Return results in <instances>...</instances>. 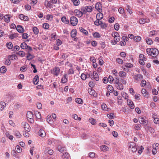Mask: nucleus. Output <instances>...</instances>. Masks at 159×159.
Segmentation results:
<instances>
[{
    "instance_id": "nucleus-1",
    "label": "nucleus",
    "mask_w": 159,
    "mask_h": 159,
    "mask_svg": "<svg viewBox=\"0 0 159 159\" xmlns=\"http://www.w3.org/2000/svg\"><path fill=\"white\" fill-rule=\"evenodd\" d=\"M151 56L152 57V59H157V56L159 54L158 50L157 49L154 48H151Z\"/></svg>"
},
{
    "instance_id": "nucleus-2",
    "label": "nucleus",
    "mask_w": 159,
    "mask_h": 159,
    "mask_svg": "<svg viewBox=\"0 0 159 159\" xmlns=\"http://www.w3.org/2000/svg\"><path fill=\"white\" fill-rule=\"evenodd\" d=\"M27 117L28 120L31 123H33L34 122L33 120V114L32 112L28 111L27 113Z\"/></svg>"
},
{
    "instance_id": "nucleus-3",
    "label": "nucleus",
    "mask_w": 159,
    "mask_h": 159,
    "mask_svg": "<svg viewBox=\"0 0 159 159\" xmlns=\"http://www.w3.org/2000/svg\"><path fill=\"white\" fill-rule=\"evenodd\" d=\"M70 22L73 26H75L77 24V19L74 16H71L70 18Z\"/></svg>"
},
{
    "instance_id": "nucleus-4",
    "label": "nucleus",
    "mask_w": 159,
    "mask_h": 159,
    "mask_svg": "<svg viewBox=\"0 0 159 159\" xmlns=\"http://www.w3.org/2000/svg\"><path fill=\"white\" fill-rule=\"evenodd\" d=\"M139 121L141 124L143 125H146L147 124L146 117L145 116H142L140 117L139 118Z\"/></svg>"
},
{
    "instance_id": "nucleus-5",
    "label": "nucleus",
    "mask_w": 159,
    "mask_h": 159,
    "mask_svg": "<svg viewBox=\"0 0 159 159\" xmlns=\"http://www.w3.org/2000/svg\"><path fill=\"white\" fill-rule=\"evenodd\" d=\"M133 78L135 80L134 82L136 83L137 81L140 80L143 78V76L139 74H137L134 75Z\"/></svg>"
},
{
    "instance_id": "nucleus-6",
    "label": "nucleus",
    "mask_w": 159,
    "mask_h": 159,
    "mask_svg": "<svg viewBox=\"0 0 159 159\" xmlns=\"http://www.w3.org/2000/svg\"><path fill=\"white\" fill-rule=\"evenodd\" d=\"M60 71V69L59 67H55L51 70L52 73L54 75L57 76Z\"/></svg>"
},
{
    "instance_id": "nucleus-7",
    "label": "nucleus",
    "mask_w": 159,
    "mask_h": 159,
    "mask_svg": "<svg viewBox=\"0 0 159 159\" xmlns=\"http://www.w3.org/2000/svg\"><path fill=\"white\" fill-rule=\"evenodd\" d=\"M74 13L77 17H80L83 16L84 12V11L82 12L79 10L75 9L74 11Z\"/></svg>"
},
{
    "instance_id": "nucleus-8",
    "label": "nucleus",
    "mask_w": 159,
    "mask_h": 159,
    "mask_svg": "<svg viewBox=\"0 0 159 159\" xmlns=\"http://www.w3.org/2000/svg\"><path fill=\"white\" fill-rule=\"evenodd\" d=\"M21 125L23 126L25 131L27 132H30V127L28 123L26 122H24Z\"/></svg>"
},
{
    "instance_id": "nucleus-9",
    "label": "nucleus",
    "mask_w": 159,
    "mask_h": 159,
    "mask_svg": "<svg viewBox=\"0 0 159 159\" xmlns=\"http://www.w3.org/2000/svg\"><path fill=\"white\" fill-rule=\"evenodd\" d=\"M95 8L99 12H102V6L101 3L98 2L96 3L95 5Z\"/></svg>"
},
{
    "instance_id": "nucleus-10",
    "label": "nucleus",
    "mask_w": 159,
    "mask_h": 159,
    "mask_svg": "<svg viewBox=\"0 0 159 159\" xmlns=\"http://www.w3.org/2000/svg\"><path fill=\"white\" fill-rule=\"evenodd\" d=\"M77 34V31L76 30H72L71 32V36L72 38H74V40L76 41L77 39V38H75Z\"/></svg>"
},
{
    "instance_id": "nucleus-11",
    "label": "nucleus",
    "mask_w": 159,
    "mask_h": 159,
    "mask_svg": "<svg viewBox=\"0 0 159 159\" xmlns=\"http://www.w3.org/2000/svg\"><path fill=\"white\" fill-rule=\"evenodd\" d=\"M16 30L18 32L20 33H23L24 32V29H23L21 25H18L16 27Z\"/></svg>"
},
{
    "instance_id": "nucleus-12",
    "label": "nucleus",
    "mask_w": 159,
    "mask_h": 159,
    "mask_svg": "<svg viewBox=\"0 0 159 159\" xmlns=\"http://www.w3.org/2000/svg\"><path fill=\"white\" fill-rule=\"evenodd\" d=\"M13 132L14 135L17 138H19L21 137L22 135L19 131L16 130H14Z\"/></svg>"
},
{
    "instance_id": "nucleus-13",
    "label": "nucleus",
    "mask_w": 159,
    "mask_h": 159,
    "mask_svg": "<svg viewBox=\"0 0 159 159\" xmlns=\"http://www.w3.org/2000/svg\"><path fill=\"white\" fill-rule=\"evenodd\" d=\"M6 106V104L5 102H0V110L1 111L3 110L5 108Z\"/></svg>"
},
{
    "instance_id": "nucleus-14",
    "label": "nucleus",
    "mask_w": 159,
    "mask_h": 159,
    "mask_svg": "<svg viewBox=\"0 0 159 159\" xmlns=\"http://www.w3.org/2000/svg\"><path fill=\"white\" fill-rule=\"evenodd\" d=\"M120 36L117 37L116 38H114V41H111V43L112 44L115 45L117 43V42L120 41Z\"/></svg>"
},
{
    "instance_id": "nucleus-15",
    "label": "nucleus",
    "mask_w": 159,
    "mask_h": 159,
    "mask_svg": "<svg viewBox=\"0 0 159 159\" xmlns=\"http://www.w3.org/2000/svg\"><path fill=\"white\" fill-rule=\"evenodd\" d=\"M39 135L42 137H44L45 136L46 133L43 129H40L39 132Z\"/></svg>"
},
{
    "instance_id": "nucleus-16",
    "label": "nucleus",
    "mask_w": 159,
    "mask_h": 159,
    "mask_svg": "<svg viewBox=\"0 0 159 159\" xmlns=\"http://www.w3.org/2000/svg\"><path fill=\"white\" fill-rule=\"evenodd\" d=\"M125 66L126 68H124V69L125 71H126L127 68L132 67L133 66V65L130 63H125Z\"/></svg>"
},
{
    "instance_id": "nucleus-17",
    "label": "nucleus",
    "mask_w": 159,
    "mask_h": 159,
    "mask_svg": "<svg viewBox=\"0 0 159 159\" xmlns=\"http://www.w3.org/2000/svg\"><path fill=\"white\" fill-rule=\"evenodd\" d=\"M58 150L60 152H62L64 151H66V148L65 147H61V146H58L57 147Z\"/></svg>"
},
{
    "instance_id": "nucleus-18",
    "label": "nucleus",
    "mask_w": 159,
    "mask_h": 159,
    "mask_svg": "<svg viewBox=\"0 0 159 159\" xmlns=\"http://www.w3.org/2000/svg\"><path fill=\"white\" fill-rule=\"evenodd\" d=\"M39 81V77L36 75L35 76L33 79V83L34 84H37Z\"/></svg>"
},
{
    "instance_id": "nucleus-19",
    "label": "nucleus",
    "mask_w": 159,
    "mask_h": 159,
    "mask_svg": "<svg viewBox=\"0 0 159 159\" xmlns=\"http://www.w3.org/2000/svg\"><path fill=\"white\" fill-rule=\"evenodd\" d=\"M61 21L62 22L66 24H68L69 23V20L66 19L65 16H63L61 18Z\"/></svg>"
},
{
    "instance_id": "nucleus-20",
    "label": "nucleus",
    "mask_w": 159,
    "mask_h": 159,
    "mask_svg": "<svg viewBox=\"0 0 159 159\" xmlns=\"http://www.w3.org/2000/svg\"><path fill=\"white\" fill-rule=\"evenodd\" d=\"M100 149L102 151H108L109 148L106 145H102L100 147Z\"/></svg>"
},
{
    "instance_id": "nucleus-21",
    "label": "nucleus",
    "mask_w": 159,
    "mask_h": 159,
    "mask_svg": "<svg viewBox=\"0 0 159 159\" xmlns=\"http://www.w3.org/2000/svg\"><path fill=\"white\" fill-rule=\"evenodd\" d=\"M8 59L10 60H16L17 59V57L15 54L9 55L8 56Z\"/></svg>"
},
{
    "instance_id": "nucleus-22",
    "label": "nucleus",
    "mask_w": 159,
    "mask_h": 159,
    "mask_svg": "<svg viewBox=\"0 0 159 159\" xmlns=\"http://www.w3.org/2000/svg\"><path fill=\"white\" fill-rule=\"evenodd\" d=\"M67 76V75L66 74H65L64 75V77L61 79V82L62 83H65L67 81V79L66 78Z\"/></svg>"
},
{
    "instance_id": "nucleus-23",
    "label": "nucleus",
    "mask_w": 159,
    "mask_h": 159,
    "mask_svg": "<svg viewBox=\"0 0 159 159\" xmlns=\"http://www.w3.org/2000/svg\"><path fill=\"white\" fill-rule=\"evenodd\" d=\"M6 136L11 140H12L13 137L12 135H11L9 134V131H7L5 133Z\"/></svg>"
},
{
    "instance_id": "nucleus-24",
    "label": "nucleus",
    "mask_w": 159,
    "mask_h": 159,
    "mask_svg": "<svg viewBox=\"0 0 159 159\" xmlns=\"http://www.w3.org/2000/svg\"><path fill=\"white\" fill-rule=\"evenodd\" d=\"M103 17V14L101 13V12H99L96 15V18L98 20H101L102 19Z\"/></svg>"
},
{
    "instance_id": "nucleus-25",
    "label": "nucleus",
    "mask_w": 159,
    "mask_h": 159,
    "mask_svg": "<svg viewBox=\"0 0 159 159\" xmlns=\"http://www.w3.org/2000/svg\"><path fill=\"white\" fill-rule=\"evenodd\" d=\"M115 86L118 89L121 90L123 89V86L122 84L120 83H119V84H118V86L117 85H115Z\"/></svg>"
},
{
    "instance_id": "nucleus-26",
    "label": "nucleus",
    "mask_w": 159,
    "mask_h": 159,
    "mask_svg": "<svg viewBox=\"0 0 159 159\" xmlns=\"http://www.w3.org/2000/svg\"><path fill=\"white\" fill-rule=\"evenodd\" d=\"M7 71V68L5 66H2L0 68V71L2 73H4Z\"/></svg>"
},
{
    "instance_id": "nucleus-27",
    "label": "nucleus",
    "mask_w": 159,
    "mask_h": 159,
    "mask_svg": "<svg viewBox=\"0 0 159 159\" xmlns=\"http://www.w3.org/2000/svg\"><path fill=\"white\" fill-rule=\"evenodd\" d=\"M4 20L6 22H9L10 20V15H5L4 17Z\"/></svg>"
},
{
    "instance_id": "nucleus-28",
    "label": "nucleus",
    "mask_w": 159,
    "mask_h": 159,
    "mask_svg": "<svg viewBox=\"0 0 159 159\" xmlns=\"http://www.w3.org/2000/svg\"><path fill=\"white\" fill-rule=\"evenodd\" d=\"M70 157V155L68 153L65 152L63 153V155L61 156V157L62 158H68Z\"/></svg>"
},
{
    "instance_id": "nucleus-29",
    "label": "nucleus",
    "mask_w": 159,
    "mask_h": 159,
    "mask_svg": "<svg viewBox=\"0 0 159 159\" xmlns=\"http://www.w3.org/2000/svg\"><path fill=\"white\" fill-rule=\"evenodd\" d=\"M27 47V45L25 42L22 43L21 44L20 47L23 49H26Z\"/></svg>"
},
{
    "instance_id": "nucleus-30",
    "label": "nucleus",
    "mask_w": 159,
    "mask_h": 159,
    "mask_svg": "<svg viewBox=\"0 0 159 159\" xmlns=\"http://www.w3.org/2000/svg\"><path fill=\"white\" fill-rule=\"evenodd\" d=\"M46 2H47V6L48 7H52V4L53 3L52 2L51 0L49 2H48L47 0H45V4H46Z\"/></svg>"
},
{
    "instance_id": "nucleus-31",
    "label": "nucleus",
    "mask_w": 159,
    "mask_h": 159,
    "mask_svg": "<svg viewBox=\"0 0 159 159\" xmlns=\"http://www.w3.org/2000/svg\"><path fill=\"white\" fill-rule=\"evenodd\" d=\"M34 56L32 55L30 53L28 52L26 58L28 60H30L34 58Z\"/></svg>"
},
{
    "instance_id": "nucleus-32",
    "label": "nucleus",
    "mask_w": 159,
    "mask_h": 159,
    "mask_svg": "<svg viewBox=\"0 0 159 159\" xmlns=\"http://www.w3.org/2000/svg\"><path fill=\"white\" fill-rule=\"evenodd\" d=\"M79 30L81 32L83 33L85 35L88 34V31L86 30H84L83 28L82 27H80L79 28Z\"/></svg>"
},
{
    "instance_id": "nucleus-33",
    "label": "nucleus",
    "mask_w": 159,
    "mask_h": 159,
    "mask_svg": "<svg viewBox=\"0 0 159 159\" xmlns=\"http://www.w3.org/2000/svg\"><path fill=\"white\" fill-rule=\"evenodd\" d=\"M107 89L108 91L110 92L111 93L113 92V88L111 85H109L107 86Z\"/></svg>"
},
{
    "instance_id": "nucleus-34",
    "label": "nucleus",
    "mask_w": 159,
    "mask_h": 159,
    "mask_svg": "<svg viewBox=\"0 0 159 159\" xmlns=\"http://www.w3.org/2000/svg\"><path fill=\"white\" fill-rule=\"evenodd\" d=\"M119 75L120 77H125L126 76V73L124 71H120L119 73Z\"/></svg>"
},
{
    "instance_id": "nucleus-35",
    "label": "nucleus",
    "mask_w": 159,
    "mask_h": 159,
    "mask_svg": "<svg viewBox=\"0 0 159 159\" xmlns=\"http://www.w3.org/2000/svg\"><path fill=\"white\" fill-rule=\"evenodd\" d=\"M16 152L18 153H20L21 152V148L18 145H16Z\"/></svg>"
},
{
    "instance_id": "nucleus-36",
    "label": "nucleus",
    "mask_w": 159,
    "mask_h": 159,
    "mask_svg": "<svg viewBox=\"0 0 159 159\" xmlns=\"http://www.w3.org/2000/svg\"><path fill=\"white\" fill-rule=\"evenodd\" d=\"M53 18V16L51 14H48L46 16V19L49 21H52Z\"/></svg>"
},
{
    "instance_id": "nucleus-37",
    "label": "nucleus",
    "mask_w": 159,
    "mask_h": 159,
    "mask_svg": "<svg viewBox=\"0 0 159 159\" xmlns=\"http://www.w3.org/2000/svg\"><path fill=\"white\" fill-rule=\"evenodd\" d=\"M85 9L88 12H91L92 11V7L90 6H86Z\"/></svg>"
},
{
    "instance_id": "nucleus-38",
    "label": "nucleus",
    "mask_w": 159,
    "mask_h": 159,
    "mask_svg": "<svg viewBox=\"0 0 159 159\" xmlns=\"http://www.w3.org/2000/svg\"><path fill=\"white\" fill-rule=\"evenodd\" d=\"M33 30L34 34H37L39 32V30L38 28L36 27H34L33 28Z\"/></svg>"
},
{
    "instance_id": "nucleus-39",
    "label": "nucleus",
    "mask_w": 159,
    "mask_h": 159,
    "mask_svg": "<svg viewBox=\"0 0 159 159\" xmlns=\"http://www.w3.org/2000/svg\"><path fill=\"white\" fill-rule=\"evenodd\" d=\"M12 154L13 155V156L16 158H18L19 157V156L17 154V153L16 152L15 150H13L12 152Z\"/></svg>"
},
{
    "instance_id": "nucleus-40",
    "label": "nucleus",
    "mask_w": 159,
    "mask_h": 159,
    "mask_svg": "<svg viewBox=\"0 0 159 159\" xmlns=\"http://www.w3.org/2000/svg\"><path fill=\"white\" fill-rule=\"evenodd\" d=\"M35 115L36 116V117L39 119H40L41 118V115L40 113L37 111H36L35 113Z\"/></svg>"
},
{
    "instance_id": "nucleus-41",
    "label": "nucleus",
    "mask_w": 159,
    "mask_h": 159,
    "mask_svg": "<svg viewBox=\"0 0 159 159\" xmlns=\"http://www.w3.org/2000/svg\"><path fill=\"white\" fill-rule=\"evenodd\" d=\"M18 34V33H15L9 35V37L10 39H13L14 38L17 37Z\"/></svg>"
},
{
    "instance_id": "nucleus-42",
    "label": "nucleus",
    "mask_w": 159,
    "mask_h": 159,
    "mask_svg": "<svg viewBox=\"0 0 159 159\" xmlns=\"http://www.w3.org/2000/svg\"><path fill=\"white\" fill-rule=\"evenodd\" d=\"M93 74L94 76V79L96 81H98L99 79V78L97 73L96 71H94Z\"/></svg>"
},
{
    "instance_id": "nucleus-43",
    "label": "nucleus",
    "mask_w": 159,
    "mask_h": 159,
    "mask_svg": "<svg viewBox=\"0 0 159 159\" xmlns=\"http://www.w3.org/2000/svg\"><path fill=\"white\" fill-rule=\"evenodd\" d=\"M90 122L93 125H95L96 124V120L93 118H91L89 120Z\"/></svg>"
},
{
    "instance_id": "nucleus-44",
    "label": "nucleus",
    "mask_w": 159,
    "mask_h": 159,
    "mask_svg": "<svg viewBox=\"0 0 159 159\" xmlns=\"http://www.w3.org/2000/svg\"><path fill=\"white\" fill-rule=\"evenodd\" d=\"M8 48L10 49L12 48L13 47V45L12 43L10 42L9 43H8L6 44Z\"/></svg>"
},
{
    "instance_id": "nucleus-45",
    "label": "nucleus",
    "mask_w": 159,
    "mask_h": 159,
    "mask_svg": "<svg viewBox=\"0 0 159 159\" xmlns=\"http://www.w3.org/2000/svg\"><path fill=\"white\" fill-rule=\"evenodd\" d=\"M16 54L22 57H24L25 55V53L22 51H19L18 52L16 53Z\"/></svg>"
},
{
    "instance_id": "nucleus-46",
    "label": "nucleus",
    "mask_w": 159,
    "mask_h": 159,
    "mask_svg": "<svg viewBox=\"0 0 159 159\" xmlns=\"http://www.w3.org/2000/svg\"><path fill=\"white\" fill-rule=\"evenodd\" d=\"M100 25L101 28L103 29H105L107 26L106 24L105 23H103L102 21H100Z\"/></svg>"
},
{
    "instance_id": "nucleus-47",
    "label": "nucleus",
    "mask_w": 159,
    "mask_h": 159,
    "mask_svg": "<svg viewBox=\"0 0 159 159\" xmlns=\"http://www.w3.org/2000/svg\"><path fill=\"white\" fill-rule=\"evenodd\" d=\"M107 116L110 119H113L114 118V114L113 113H111L110 114H107Z\"/></svg>"
},
{
    "instance_id": "nucleus-48",
    "label": "nucleus",
    "mask_w": 159,
    "mask_h": 159,
    "mask_svg": "<svg viewBox=\"0 0 159 159\" xmlns=\"http://www.w3.org/2000/svg\"><path fill=\"white\" fill-rule=\"evenodd\" d=\"M73 2V4L75 6L78 5L80 3V1L79 0H71Z\"/></svg>"
},
{
    "instance_id": "nucleus-49",
    "label": "nucleus",
    "mask_w": 159,
    "mask_h": 159,
    "mask_svg": "<svg viewBox=\"0 0 159 159\" xmlns=\"http://www.w3.org/2000/svg\"><path fill=\"white\" fill-rule=\"evenodd\" d=\"M141 37L139 36H136L134 38V40L136 42H139L141 40Z\"/></svg>"
},
{
    "instance_id": "nucleus-50",
    "label": "nucleus",
    "mask_w": 159,
    "mask_h": 159,
    "mask_svg": "<svg viewBox=\"0 0 159 159\" xmlns=\"http://www.w3.org/2000/svg\"><path fill=\"white\" fill-rule=\"evenodd\" d=\"M75 102L79 104H81L82 103L83 101L80 98H77L75 99Z\"/></svg>"
},
{
    "instance_id": "nucleus-51",
    "label": "nucleus",
    "mask_w": 159,
    "mask_h": 159,
    "mask_svg": "<svg viewBox=\"0 0 159 159\" xmlns=\"http://www.w3.org/2000/svg\"><path fill=\"white\" fill-rule=\"evenodd\" d=\"M139 22L140 24H143L146 22L145 19L143 18H141L139 20Z\"/></svg>"
},
{
    "instance_id": "nucleus-52",
    "label": "nucleus",
    "mask_w": 159,
    "mask_h": 159,
    "mask_svg": "<svg viewBox=\"0 0 159 159\" xmlns=\"http://www.w3.org/2000/svg\"><path fill=\"white\" fill-rule=\"evenodd\" d=\"M87 76L85 74L82 73L81 75V78L82 80H84L86 79Z\"/></svg>"
},
{
    "instance_id": "nucleus-53",
    "label": "nucleus",
    "mask_w": 159,
    "mask_h": 159,
    "mask_svg": "<svg viewBox=\"0 0 159 159\" xmlns=\"http://www.w3.org/2000/svg\"><path fill=\"white\" fill-rule=\"evenodd\" d=\"M52 118L50 116H48L47 117V121L48 122L51 124L52 123Z\"/></svg>"
},
{
    "instance_id": "nucleus-54",
    "label": "nucleus",
    "mask_w": 159,
    "mask_h": 159,
    "mask_svg": "<svg viewBox=\"0 0 159 159\" xmlns=\"http://www.w3.org/2000/svg\"><path fill=\"white\" fill-rule=\"evenodd\" d=\"M22 38L24 39H26L29 37L27 33H23L22 34Z\"/></svg>"
},
{
    "instance_id": "nucleus-55",
    "label": "nucleus",
    "mask_w": 159,
    "mask_h": 159,
    "mask_svg": "<svg viewBox=\"0 0 159 159\" xmlns=\"http://www.w3.org/2000/svg\"><path fill=\"white\" fill-rule=\"evenodd\" d=\"M49 27V25L48 23H44L43 24V27L46 29H48Z\"/></svg>"
},
{
    "instance_id": "nucleus-56",
    "label": "nucleus",
    "mask_w": 159,
    "mask_h": 159,
    "mask_svg": "<svg viewBox=\"0 0 159 159\" xmlns=\"http://www.w3.org/2000/svg\"><path fill=\"white\" fill-rule=\"evenodd\" d=\"M129 148H133V147L136 146V144L134 142H130L129 143Z\"/></svg>"
},
{
    "instance_id": "nucleus-57",
    "label": "nucleus",
    "mask_w": 159,
    "mask_h": 159,
    "mask_svg": "<svg viewBox=\"0 0 159 159\" xmlns=\"http://www.w3.org/2000/svg\"><path fill=\"white\" fill-rule=\"evenodd\" d=\"M93 36L95 38H100V35L99 33L98 32H95L93 34Z\"/></svg>"
},
{
    "instance_id": "nucleus-58",
    "label": "nucleus",
    "mask_w": 159,
    "mask_h": 159,
    "mask_svg": "<svg viewBox=\"0 0 159 159\" xmlns=\"http://www.w3.org/2000/svg\"><path fill=\"white\" fill-rule=\"evenodd\" d=\"M108 81H109L111 83L114 80L113 77L111 75H109L108 78H107Z\"/></svg>"
},
{
    "instance_id": "nucleus-59",
    "label": "nucleus",
    "mask_w": 159,
    "mask_h": 159,
    "mask_svg": "<svg viewBox=\"0 0 159 159\" xmlns=\"http://www.w3.org/2000/svg\"><path fill=\"white\" fill-rule=\"evenodd\" d=\"M122 97L125 98V99H127L128 98V96L127 93H125L123 92L122 93Z\"/></svg>"
},
{
    "instance_id": "nucleus-60",
    "label": "nucleus",
    "mask_w": 159,
    "mask_h": 159,
    "mask_svg": "<svg viewBox=\"0 0 159 159\" xmlns=\"http://www.w3.org/2000/svg\"><path fill=\"white\" fill-rule=\"evenodd\" d=\"M13 49H12V51H18L20 49L18 45H16L14 47Z\"/></svg>"
},
{
    "instance_id": "nucleus-61",
    "label": "nucleus",
    "mask_w": 159,
    "mask_h": 159,
    "mask_svg": "<svg viewBox=\"0 0 159 159\" xmlns=\"http://www.w3.org/2000/svg\"><path fill=\"white\" fill-rule=\"evenodd\" d=\"M115 29L117 31H118L120 28L119 25L118 23H116L114 25Z\"/></svg>"
},
{
    "instance_id": "nucleus-62",
    "label": "nucleus",
    "mask_w": 159,
    "mask_h": 159,
    "mask_svg": "<svg viewBox=\"0 0 159 159\" xmlns=\"http://www.w3.org/2000/svg\"><path fill=\"white\" fill-rule=\"evenodd\" d=\"M151 48H148L146 49V52L149 56H151Z\"/></svg>"
},
{
    "instance_id": "nucleus-63",
    "label": "nucleus",
    "mask_w": 159,
    "mask_h": 159,
    "mask_svg": "<svg viewBox=\"0 0 159 159\" xmlns=\"http://www.w3.org/2000/svg\"><path fill=\"white\" fill-rule=\"evenodd\" d=\"M99 20H100L97 19V20L94 22V24L95 25L98 26L100 25V22Z\"/></svg>"
},
{
    "instance_id": "nucleus-64",
    "label": "nucleus",
    "mask_w": 159,
    "mask_h": 159,
    "mask_svg": "<svg viewBox=\"0 0 159 159\" xmlns=\"http://www.w3.org/2000/svg\"><path fill=\"white\" fill-rule=\"evenodd\" d=\"M74 73V70L72 69H69L68 71V74H73Z\"/></svg>"
}]
</instances>
